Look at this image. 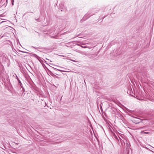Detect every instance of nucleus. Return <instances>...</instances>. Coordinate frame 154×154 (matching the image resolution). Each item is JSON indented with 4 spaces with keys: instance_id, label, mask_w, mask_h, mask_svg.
Instances as JSON below:
<instances>
[{
    "instance_id": "obj_12",
    "label": "nucleus",
    "mask_w": 154,
    "mask_h": 154,
    "mask_svg": "<svg viewBox=\"0 0 154 154\" xmlns=\"http://www.w3.org/2000/svg\"><path fill=\"white\" fill-rule=\"evenodd\" d=\"M12 5L13 6L14 5V2H11Z\"/></svg>"
},
{
    "instance_id": "obj_1",
    "label": "nucleus",
    "mask_w": 154,
    "mask_h": 154,
    "mask_svg": "<svg viewBox=\"0 0 154 154\" xmlns=\"http://www.w3.org/2000/svg\"><path fill=\"white\" fill-rule=\"evenodd\" d=\"M59 9L61 10V11H64L65 12H66V9L64 6L63 4L61 3L59 4Z\"/></svg>"
},
{
    "instance_id": "obj_13",
    "label": "nucleus",
    "mask_w": 154,
    "mask_h": 154,
    "mask_svg": "<svg viewBox=\"0 0 154 154\" xmlns=\"http://www.w3.org/2000/svg\"><path fill=\"white\" fill-rule=\"evenodd\" d=\"M71 60L74 61V62H75V60Z\"/></svg>"
},
{
    "instance_id": "obj_7",
    "label": "nucleus",
    "mask_w": 154,
    "mask_h": 154,
    "mask_svg": "<svg viewBox=\"0 0 154 154\" xmlns=\"http://www.w3.org/2000/svg\"><path fill=\"white\" fill-rule=\"evenodd\" d=\"M35 20L37 21H39V19H35Z\"/></svg>"
},
{
    "instance_id": "obj_10",
    "label": "nucleus",
    "mask_w": 154,
    "mask_h": 154,
    "mask_svg": "<svg viewBox=\"0 0 154 154\" xmlns=\"http://www.w3.org/2000/svg\"><path fill=\"white\" fill-rule=\"evenodd\" d=\"M16 79H17V80H18V79H19L18 78V77H17V75L16 76Z\"/></svg>"
},
{
    "instance_id": "obj_11",
    "label": "nucleus",
    "mask_w": 154,
    "mask_h": 154,
    "mask_svg": "<svg viewBox=\"0 0 154 154\" xmlns=\"http://www.w3.org/2000/svg\"><path fill=\"white\" fill-rule=\"evenodd\" d=\"M11 2H14V0H11Z\"/></svg>"
},
{
    "instance_id": "obj_2",
    "label": "nucleus",
    "mask_w": 154,
    "mask_h": 154,
    "mask_svg": "<svg viewBox=\"0 0 154 154\" xmlns=\"http://www.w3.org/2000/svg\"><path fill=\"white\" fill-rule=\"evenodd\" d=\"M81 54H82L86 56H88L89 55H90L88 53H83L82 52V53H81Z\"/></svg>"
},
{
    "instance_id": "obj_4",
    "label": "nucleus",
    "mask_w": 154,
    "mask_h": 154,
    "mask_svg": "<svg viewBox=\"0 0 154 154\" xmlns=\"http://www.w3.org/2000/svg\"><path fill=\"white\" fill-rule=\"evenodd\" d=\"M53 69L55 71H61V72H62V70H60V69H56V68H53Z\"/></svg>"
},
{
    "instance_id": "obj_8",
    "label": "nucleus",
    "mask_w": 154,
    "mask_h": 154,
    "mask_svg": "<svg viewBox=\"0 0 154 154\" xmlns=\"http://www.w3.org/2000/svg\"><path fill=\"white\" fill-rule=\"evenodd\" d=\"M93 14H91V15H93ZM90 17V16H88L86 18V19H87V18H89Z\"/></svg>"
},
{
    "instance_id": "obj_6",
    "label": "nucleus",
    "mask_w": 154,
    "mask_h": 154,
    "mask_svg": "<svg viewBox=\"0 0 154 154\" xmlns=\"http://www.w3.org/2000/svg\"><path fill=\"white\" fill-rule=\"evenodd\" d=\"M114 137L116 139L118 140V139L117 137L115 135V134H114Z\"/></svg>"
},
{
    "instance_id": "obj_3",
    "label": "nucleus",
    "mask_w": 154,
    "mask_h": 154,
    "mask_svg": "<svg viewBox=\"0 0 154 154\" xmlns=\"http://www.w3.org/2000/svg\"><path fill=\"white\" fill-rule=\"evenodd\" d=\"M49 36L51 38H57L56 37V36H52L51 35H50Z\"/></svg>"
},
{
    "instance_id": "obj_9",
    "label": "nucleus",
    "mask_w": 154,
    "mask_h": 154,
    "mask_svg": "<svg viewBox=\"0 0 154 154\" xmlns=\"http://www.w3.org/2000/svg\"><path fill=\"white\" fill-rule=\"evenodd\" d=\"M88 14V13H87V14H86L85 15V16L84 17V19L85 18V17H86V16H87V14Z\"/></svg>"
},
{
    "instance_id": "obj_5",
    "label": "nucleus",
    "mask_w": 154,
    "mask_h": 154,
    "mask_svg": "<svg viewBox=\"0 0 154 154\" xmlns=\"http://www.w3.org/2000/svg\"><path fill=\"white\" fill-rule=\"evenodd\" d=\"M18 83H19V84L20 85V86L22 87V84L21 82H20V81L19 79H18Z\"/></svg>"
}]
</instances>
